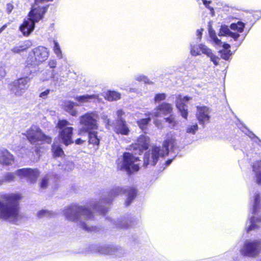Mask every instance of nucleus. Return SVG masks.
<instances>
[{"instance_id":"f257e3e1","label":"nucleus","mask_w":261,"mask_h":261,"mask_svg":"<svg viewBox=\"0 0 261 261\" xmlns=\"http://www.w3.org/2000/svg\"><path fill=\"white\" fill-rule=\"evenodd\" d=\"M0 219L9 222L16 220L19 213V201L21 195L17 193L5 194L1 196Z\"/></svg>"},{"instance_id":"f03ea898","label":"nucleus","mask_w":261,"mask_h":261,"mask_svg":"<svg viewBox=\"0 0 261 261\" xmlns=\"http://www.w3.org/2000/svg\"><path fill=\"white\" fill-rule=\"evenodd\" d=\"M64 215L66 219L76 222L84 230L88 231L94 230L95 228L87 224V222L93 218L92 212L85 206L72 204L64 210Z\"/></svg>"},{"instance_id":"7ed1b4c3","label":"nucleus","mask_w":261,"mask_h":261,"mask_svg":"<svg viewBox=\"0 0 261 261\" xmlns=\"http://www.w3.org/2000/svg\"><path fill=\"white\" fill-rule=\"evenodd\" d=\"M124 193H127L125 203L126 206H128L136 196V190L134 188L124 189L121 187H117L112 189L110 192L105 193L102 195L100 201L93 205V210L97 212L99 214H105L107 211L108 207L104 204H110L115 197Z\"/></svg>"},{"instance_id":"20e7f679","label":"nucleus","mask_w":261,"mask_h":261,"mask_svg":"<svg viewBox=\"0 0 261 261\" xmlns=\"http://www.w3.org/2000/svg\"><path fill=\"white\" fill-rule=\"evenodd\" d=\"M177 147L176 140L171 134H168L167 139L164 141L162 149L159 147L154 146L152 148L151 152H146L144 156V165L147 166L150 164L155 165L161 156L167 155L169 149L174 151V148Z\"/></svg>"},{"instance_id":"39448f33","label":"nucleus","mask_w":261,"mask_h":261,"mask_svg":"<svg viewBox=\"0 0 261 261\" xmlns=\"http://www.w3.org/2000/svg\"><path fill=\"white\" fill-rule=\"evenodd\" d=\"M46 8L45 7L35 8L33 7L29 14V18L24 19L22 24L19 27V30L24 36H29L34 31L35 23L41 19L45 13Z\"/></svg>"},{"instance_id":"423d86ee","label":"nucleus","mask_w":261,"mask_h":261,"mask_svg":"<svg viewBox=\"0 0 261 261\" xmlns=\"http://www.w3.org/2000/svg\"><path fill=\"white\" fill-rule=\"evenodd\" d=\"M139 159L129 152H124L119 158L117 162V168L119 170L125 171L128 174L139 170Z\"/></svg>"},{"instance_id":"0eeeda50","label":"nucleus","mask_w":261,"mask_h":261,"mask_svg":"<svg viewBox=\"0 0 261 261\" xmlns=\"http://www.w3.org/2000/svg\"><path fill=\"white\" fill-rule=\"evenodd\" d=\"M98 115L96 112H90L81 116L79 121L82 127L79 129V135L87 132L98 129Z\"/></svg>"},{"instance_id":"6e6552de","label":"nucleus","mask_w":261,"mask_h":261,"mask_svg":"<svg viewBox=\"0 0 261 261\" xmlns=\"http://www.w3.org/2000/svg\"><path fill=\"white\" fill-rule=\"evenodd\" d=\"M49 56L48 48L43 46L35 47L29 53L27 63L32 66H38L45 61Z\"/></svg>"},{"instance_id":"1a4fd4ad","label":"nucleus","mask_w":261,"mask_h":261,"mask_svg":"<svg viewBox=\"0 0 261 261\" xmlns=\"http://www.w3.org/2000/svg\"><path fill=\"white\" fill-rule=\"evenodd\" d=\"M245 24L240 21L237 23H232L229 28L226 25H221L219 33V36H229L234 41H237L240 36V33L244 31Z\"/></svg>"},{"instance_id":"9d476101","label":"nucleus","mask_w":261,"mask_h":261,"mask_svg":"<svg viewBox=\"0 0 261 261\" xmlns=\"http://www.w3.org/2000/svg\"><path fill=\"white\" fill-rule=\"evenodd\" d=\"M24 135L31 144L33 145L38 144L39 142L49 144L51 142V138L45 135L37 126H32Z\"/></svg>"},{"instance_id":"9b49d317","label":"nucleus","mask_w":261,"mask_h":261,"mask_svg":"<svg viewBox=\"0 0 261 261\" xmlns=\"http://www.w3.org/2000/svg\"><path fill=\"white\" fill-rule=\"evenodd\" d=\"M69 124V122L66 120H60L57 124L58 127L60 129L59 138L62 142L66 146L73 143L72 138L73 128L67 126Z\"/></svg>"},{"instance_id":"f8f14e48","label":"nucleus","mask_w":261,"mask_h":261,"mask_svg":"<svg viewBox=\"0 0 261 261\" xmlns=\"http://www.w3.org/2000/svg\"><path fill=\"white\" fill-rule=\"evenodd\" d=\"M261 249V241L259 240H246L240 249L241 254L245 256L254 257Z\"/></svg>"},{"instance_id":"ddd939ff","label":"nucleus","mask_w":261,"mask_h":261,"mask_svg":"<svg viewBox=\"0 0 261 261\" xmlns=\"http://www.w3.org/2000/svg\"><path fill=\"white\" fill-rule=\"evenodd\" d=\"M30 78L28 76L14 81L9 87L12 92L16 96H21L28 88Z\"/></svg>"},{"instance_id":"4468645a","label":"nucleus","mask_w":261,"mask_h":261,"mask_svg":"<svg viewBox=\"0 0 261 261\" xmlns=\"http://www.w3.org/2000/svg\"><path fill=\"white\" fill-rule=\"evenodd\" d=\"M16 174L20 178H25L31 183L36 181L40 175V172L37 169L22 168L16 171Z\"/></svg>"},{"instance_id":"2eb2a0df","label":"nucleus","mask_w":261,"mask_h":261,"mask_svg":"<svg viewBox=\"0 0 261 261\" xmlns=\"http://www.w3.org/2000/svg\"><path fill=\"white\" fill-rule=\"evenodd\" d=\"M191 98L188 96H182L179 95L176 99V106L178 111L180 113L181 116L187 119L188 112V106L184 103L185 102L189 101Z\"/></svg>"},{"instance_id":"dca6fc26","label":"nucleus","mask_w":261,"mask_h":261,"mask_svg":"<svg viewBox=\"0 0 261 261\" xmlns=\"http://www.w3.org/2000/svg\"><path fill=\"white\" fill-rule=\"evenodd\" d=\"M209 113V110L207 107H197V118L200 124L202 125L203 127L205 124L209 122L210 118Z\"/></svg>"},{"instance_id":"f3484780","label":"nucleus","mask_w":261,"mask_h":261,"mask_svg":"<svg viewBox=\"0 0 261 261\" xmlns=\"http://www.w3.org/2000/svg\"><path fill=\"white\" fill-rule=\"evenodd\" d=\"M113 127L114 132L117 134L126 136L129 134V129L125 120H116Z\"/></svg>"},{"instance_id":"a211bd4d","label":"nucleus","mask_w":261,"mask_h":261,"mask_svg":"<svg viewBox=\"0 0 261 261\" xmlns=\"http://www.w3.org/2000/svg\"><path fill=\"white\" fill-rule=\"evenodd\" d=\"M98 251L100 253L102 254L120 257L123 250L120 248L113 246H103L99 247Z\"/></svg>"},{"instance_id":"6ab92c4d","label":"nucleus","mask_w":261,"mask_h":261,"mask_svg":"<svg viewBox=\"0 0 261 261\" xmlns=\"http://www.w3.org/2000/svg\"><path fill=\"white\" fill-rule=\"evenodd\" d=\"M14 162L13 155L7 149L0 148V163L3 165H12Z\"/></svg>"},{"instance_id":"aec40b11","label":"nucleus","mask_w":261,"mask_h":261,"mask_svg":"<svg viewBox=\"0 0 261 261\" xmlns=\"http://www.w3.org/2000/svg\"><path fill=\"white\" fill-rule=\"evenodd\" d=\"M172 111V108L170 104L167 103H163L160 105L155 111L150 113L149 116L151 117H160L161 114H169Z\"/></svg>"},{"instance_id":"412c9836","label":"nucleus","mask_w":261,"mask_h":261,"mask_svg":"<svg viewBox=\"0 0 261 261\" xmlns=\"http://www.w3.org/2000/svg\"><path fill=\"white\" fill-rule=\"evenodd\" d=\"M261 226V216H252L246 222V229L247 232L254 230Z\"/></svg>"},{"instance_id":"4be33fe9","label":"nucleus","mask_w":261,"mask_h":261,"mask_svg":"<svg viewBox=\"0 0 261 261\" xmlns=\"http://www.w3.org/2000/svg\"><path fill=\"white\" fill-rule=\"evenodd\" d=\"M250 204L252 206V214L257 215L260 208V197L258 193L255 192L250 197Z\"/></svg>"},{"instance_id":"5701e85b","label":"nucleus","mask_w":261,"mask_h":261,"mask_svg":"<svg viewBox=\"0 0 261 261\" xmlns=\"http://www.w3.org/2000/svg\"><path fill=\"white\" fill-rule=\"evenodd\" d=\"M149 143V138L145 135H141L137 140L136 145L138 146L140 151H143L148 148Z\"/></svg>"},{"instance_id":"b1692460","label":"nucleus","mask_w":261,"mask_h":261,"mask_svg":"<svg viewBox=\"0 0 261 261\" xmlns=\"http://www.w3.org/2000/svg\"><path fill=\"white\" fill-rule=\"evenodd\" d=\"M110 222L111 224L113 225V228H128L130 226L133 225V222L130 220H111Z\"/></svg>"},{"instance_id":"393cba45","label":"nucleus","mask_w":261,"mask_h":261,"mask_svg":"<svg viewBox=\"0 0 261 261\" xmlns=\"http://www.w3.org/2000/svg\"><path fill=\"white\" fill-rule=\"evenodd\" d=\"M252 170L255 175L256 182L261 185V160L255 161L252 165Z\"/></svg>"},{"instance_id":"a878e982","label":"nucleus","mask_w":261,"mask_h":261,"mask_svg":"<svg viewBox=\"0 0 261 261\" xmlns=\"http://www.w3.org/2000/svg\"><path fill=\"white\" fill-rule=\"evenodd\" d=\"M79 106L77 103L71 101H66L64 102V109L66 112L73 116H76L78 111L75 106Z\"/></svg>"},{"instance_id":"bb28decb","label":"nucleus","mask_w":261,"mask_h":261,"mask_svg":"<svg viewBox=\"0 0 261 261\" xmlns=\"http://www.w3.org/2000/svg\"><path fill=\"white\" fill-rule=\"evenodd\" d=\"M32 46V42L29 40H26L20 42L18 45L14 46L11 49V51L15 54H19L21 51L25 50Z\"/></svg>"},{"instance_id":"cd10ccee","label":"nucleus","mask_w":261,"mask_h":261,"mask_svg":"<svg viewBox=\"0 0 261 261\" xmlns=\"http://www.w3.org/2000/svg\"><path fill=\"white\" fill-rule=\"evenodd\" d=\"M202 50V54L206 55L210 58L211 61L214 63L215 66L219 64L220 58L215 55L212 51V50L208 47H205L203 46H201Z\"/></svg>"},{"instance_id":"c85d7f7f","label":"nucleus","mask_w":261,"mask_h":261,"mask_svg":"<svg viewBox=\"0 0 261 261\" xmlns=\"http://www.w3.org/2000/svg\"><path fill=\"white\" fill-rule=\"evenodd\" d=\"M98 97V96L95 94H86L84 95L77 96L74 98L76 101L80 103H85L91 102L93 100L97 99Z\"/></svg>"},{"instance_id":"c756f323","label":"nucleus","mask_w":261,"mask_h":261,"mask_svg":"<svg viewBox=\"0 0 261 261\" xmlns=\"http://www.w3.org/2000/svg\"><path fill=\"white\" fill-rule=\"evenodd\" d=\"M198 128L196 123L187 125L185 127V139L188 138L189 135H195Z\"/></svg>"},{"instance_id":"7c9ffc66","label":"nucleus","mask_w":261,"mask_h":261,"mask_svg":"<svg viewBox=\"0 0 261 261\" xmlns=\"http://www.w3.org/2000/svg\"><path fill=\"white\" fill-rule=\"evenodd\" d=\"M86 133L88 134L89 143L98 145L99 143V139L97 137V132L94 130L87 132Z\"/></svg>"},{"instance_id":"2f4dec72","label":"nucleus","mask_w":261,"mask_h":261,"mask_svg":"<svg viewBox=\"0 0 261 261\" xmlns=\"http://www.w3.org/2000/svg\"><path fill=\"white\" fill-rule=\"evenodd\" d=\"M106 98L109 101H115L120 99L121 94L120 93L115 91H108L106 94Z\"/></svg>"},{"instance_id":"473e14b6","label":"nucleus","mask_w":261,"mask_h":261,"mask_svg":"<svg viewBox=\"0 0 261 261\" xmlns=\"http://www.w3.org/2000/svg\"><path fill=\"white\" fill-rule=\"evenodd\" d=\"M51 150L53 156L55 157L62 156L64 154L61 145L58 144L53 143L51 146Z\"/></svg>"},{"instance_id":"72a5a7b5","label":"nucleus","mask_w":261,"mask_h":261,"mask_svg":"<svg viewBox=\"0 0 261 261\" xmlns=\"http://www.w3.org/2000/svg\"><path fill=\"white\" fill-rule=\"evenodd\" d=\"M54 46L53 47V50L54 54L56 55V57L59 59H61L63 58V53L61 50V47L60 46L59 43L58 42L57 40H53Z\"/></svg>"},{"instance_id":"f704fd0d","label":"nucleus","mask_w":261,"mask_h":261,"mask_svg":"<svg viewBox=\"0 0 261 261\" xmlns=\"http://www.w3.org/2000/svg\"><path fill=\"white\" fill-rule=\"evenodd\" d=\"M203 46L205 47H207L204 44H200L198 45L191 44L190 52L192 56H197L200 55V51L202 53L201 46Z\"/></svg>"},{"instance_id":"c9c22d12","label":"nucleus","mask_w":261,"mask_h":261,"mask_svg":"<svg viewBox=\"0 0 261 261\" xmlns=\"http://www.w3.org/2000/svg\"><path fill=\"white\" fill-rule=\"evenodd\" d=\"M208 33L211 41L215 45L221 46L222 44V41L218 38L215 31L212 28L209 29Z\"/></svg>"},{"instance_id":"e433bc0d","label":"nucleus","mask_w":261,"mask_h":261,"mask_svg":"<svg viewBox=\"0 0 261 261\" xmlns=\"http://www.w3.org/2000/svg\"><path fill=\"white\" fill-rule=\"evenodd\" d=\"M151 121V118L148 117L147 118H143L137 121V124L139 127L143 130L144 131L147 127L148 123Z\"/></svg>"},{"instance_id":"4c0bfd02","label":"nucleus","mask_w":261,"mask_h":261,"mask_svg":"<svg viewBox=\"0 0 261 261\" xmlns=\"http://www.w3.org/2000/svg\"><path fill=\"white\" fill-rule=\"evenodd\" d=\"M17 175L16 172L15 173L10 172L5 175L4 178L0 180V186L3 184L4 182H11L14 180L15 175Z\"/></svg>"},{"instance_id":"58836bf2","label":"nucleus","mask_w":261,"mask_h":261,"mask_svg":"<svg viewBox=\"0 0 261 261\" xmlns=\"http://www.w3.org/2000/svg\"><path fill=\"white\" fill-rule=\"evenodd\" d=\"M53 71H50L48 70L44 71L41 75L40 77V79L41 81H45L49 79L50 77H53L54 81H55V77L53 76Z\"/></svg>"},{"instance_id":"ea45409f","label":"nucleus","mask_w":261,"mask_h":261,"mask_svg":"<svg viewBox=\"0 0 261 261\" xmlns=\"http://www.w3.org/2000/svg\"><path fill=\"white\" fill-rule=\"evenodd\" d=\"M222 59L225 60H228L232 55L230 50L222 49L219 51Z\"/></svg>"},{"instance_id":"a19ab883","label":"nucleus","mask_w":261,"mask_h":261,"mask_svg":"<svg viewBox=\"0 0 261 261\" xmlns=\"http://www.w3.org/2000/svg\"><path fill=\"white\" fill-rule=\"evenodd\" d=\"M245 134L248 136L254 142L257 143L258 145L261 146V140H260L258 138L255 136L253 133L248 130H247V132H245Z\"/></svg>"},{"instance_id":"79ce46f5","label":"nucleus","mask_w":261,"mask_h":261,"mask_svg":"<svg viewBox=\"0 0 261 261\" xmlns=\"http://www.w3.org/2000/svg\"><path fill=\"white\" fill-rule=\"evenodd\" d=\"M53 215V212L44 210H41L37 213V216L39 218H41L44 216L51 217Z\"/></svg>"},{"instance_id":"37998d69","label":"nucleus","mask_w":261,"mask_h":261,"mask_svg":"<svg viewBox=\"0 0 261 261\" xmlns=\"http://www.w3.org/2000/svg\"><path fill=\"white\" fill-rule=\"evenodd\" d=\"M48 176L45 175L44 176L40 183V187L41 189H45L48 186Z\"/></svg>"},{"instance_id":"c03bdc74","label":"nucleus","mask_w":261,"mask_h":261,"mask_svg":"<svg viewBox=\"0 0 261 261\" xmlns=\"http://www.w3.org/2000/svg\"><path fill=\"white\" fill-rule=\"evenodd\" d=\"M135 80L139 82H144V83H148L149 79L147 77V76L139 74L137 75L135 77Z\"/></svg>"},{"instance_id":"a18cd8bd","label":"nucleus","mask_w":261,"mask_h":261,"mask_svg":"<svg viewBox=\"0 0 261 261\" xmlns=\"http://www.w3.org/2000/svg\"><path fill=\"white\" fill-rule=\"evenodd\" d=\"M166 98V94L164 93H159L156 94L154 97V100L155 102H159L161 100H163Z\"/></svg>"},{"instance_id":"49530a36","label":"nucleus","mask_w":261,"mask_h":261,"mask_svg":"<svg viewBox=\"0 0 261 261\" xmlns=\"http://www.w3.org/2000/svg\"><path fill=\"white\" fill-rule=\"evenodd\" d=\"M64 166V169L68 171L72 170L74 168V164L72 162H67Z\"/></svg>"},{"instance_id":"de8ad7c7","label":"nucleus","mask_w":261,"mask_h":261,"mask_svg":"<svg viewBox=\"0 0 261 261\" xmlns=\"http://www.w3.org/2000/svg\"><path fill=\"white\" fill-rule=\"evenodd\" d=\"M50 91V89H46L44 91H43L41 92L39 94V97L42 99H46L47 98L48 94H49Z\"/></svg>"},{"instance_id":"09e8293b","label":"nucleus","mask_w":261,"mask_h":261,"mask_svg":"<svg viewBox=\"0 0 261 261\" xmlns=\"http://www.w3.org/2000/svg\"><path fill=\"white\" fill-rule=\"evenodd\" d=\"M57 62L55 59L49 60L48 62V65L50 68H55L57 66Z\"/></svg>"},{"instance_id":"8fccbe9b","label":"nucleus","mask_w":261,"mask_h":261,"mask_svg":"<svg viewBox=\"0 0 261 261\" xmlns=\"http://www.w3.org/2000/svg\"><path fill=\"white\" fill-rule=\"evenodd\" d=\"M124 112L121 110H119L117 111V118L116 120H124L122 118V116L124 115Z\"/></svg>"},{"instance_id":"3c124183","label":"nucleus","mask_w":261,"mask_h":261,"mask_svg":"<svg viewBox=\"0 0 261 261\" xmlns=\"http://www.w3.org/2000/svg\"><path fill=\"white\" fill-rule=\"evenodd\" d=\"M166 122H168L169 124H171L172 127H174L175 125V122L174 121V119L172 117H168L165 118Z\"/></svg>"},{"instance_id":"603ef678","label":"nucleus","mask_w":261,"mask_h":261,"mask_svg":"<svg viewBox=\"0 0 261 261\" xmlns=\"http://www.w3.org/2000/svg\"><path fill=\"white\" fill-rule=\"evenodd\" d=\"M203 5L205 6L206 8L210 9L211 11H214L213 9L210 7V4L211 2L207 0H202Z\"/></svg>"},{"instance_id":"864d4df0","label":"nucleus","mask_w":261,"mask_h":261,"mask_svg":"<svg viewBox=\"0 0 261 261\" xmlns=\"http://www.w3.org/2000/svg\"><path fill=\"white\" fill-rule=\"evenodd\" d=\"M13 9V6L12 4L9 3L7 5L6 10L8 13H11Z\"/></svg>"},{"instance_id":"5fc2aeb1","label":"nucleus","mask_w":261,"mask_h":261,"mask_svg":"<svg viewBox=\"0 0 261 261\" xmlns=\"http://www.w3.org/2000/svg\"><path fill=\"white\" fill-rule=\"evenodd\" d=\"M6 75L5 70L3 67H0V79L4 77Z\"/></svg>"},{"instance_id":"6e6d98bb","label":"nucleus","mask_w":261,"mask_h":261,"mask_svg":"<svg viewBox=\"0 0 261 261\" xmlns=\"http://www.w3.org/2000/svg\"><path fill=\"white\" fill-rule=\"evenodd\" d=\"M222 46L223 47V49H227V50H229V48L230 47V45L228 44V43H223L222 44Z\"/></svg>"},{"instance_id":"4d7b16f0","label":"nucleus","mask_w":261,"mask_h":261,"mask_svg":"<svg viewBox=\"0 0 261 261\" xmlns=\"http://www.w3.org/2000/svg\"><path fill=\"white\" fill-rule=\"evenodd\" d=\"M203 30L202 29L197 30V35L199 38H200L202 36V32L203 31Z\"/></svg>"},{"instance_id":"13d9d810","label":"nucleus","mask_w":261,"mask_h":261,"mask_svg":"<svg viewBox=\"0 0 261 261\" xmlns=\"http://www.w3.org/2000/svg\"><path fill=\"white\" fill-rule=\"evenodd\" d=\"M85 141V140H83L79 138L75 140V143L78 145L82 144Z\"/></svg>"},{"instance_id":"bf43d9fd","label":"nucleus","mask_w":261,"mask_h":261,"mask_svg":"<svg viewBox=\"0 0 261 261\" xmlns=\"http://www.w3.org/2000/svg\"><path fill=\"white\" fill-rule=\"evenodd\" d=\"M7 25L6 24L1 27V28L0 29V34L7 28Z\"/></svg>"},{"instance_id":"052dcab7","label":"nucleus","mask_w":261,"mask_h":261,"mask_svg":"<svg viewBox=\"0 0 261 261\" xmlns=\"http://www.w3.org/2000/svg\"><path fill=\"white\" fill-rule=\"evenodd\" d=\"M36 3H42L44 2H51L53 0H35Z\"/></svg>"},{"instance_id":"680f3d73","label":"nucleus","mask_w":261,"mask_h":261,"mask_svg":"<svg viewBox=\"0 0 261 261\" xmlns=\"http://www.w3.org/2000/svg\"><path fill=\"white\" fill-rule=\"evenodd\" d=\"M173 159H169L166 162V165L169 166L172 162Z\"/></svg>"},{"instance_id":"e2e57ef3","label":"nucleus","mask_w":261,"mask_h":261,"mask_svg":"<svg viewBox=\"0 0 261 261\" xmlns=\"http://www.w3.org/2000/svg\"><path fill=\"white\" fill-rule=\"evenodd\" d=\"M110 122V120L108 119L107 120V125H109Z\"/></svg>"},{"instance_id":"0e129e2a","label":"nucleus","mask_w":261,"mask_h":261,"mask_svg":"<svg viewBox=\"0 0 261 261\" xmlns=\"http://www.w3.org/2000/svg\"><path fill=\"white\" fill-rule=\"evenodd\" d=\"M243 41V40H242L240 42V43L238 45V46H239L242 44V43Z\"/></svg>"},{"instance_id":"69168bd1","label":"nucleus","mask_w":261,"mask_h":261,"mask_svg":"<svg viewBox=\"0 0 261 261\" xmlns=\"http://www.w3.org/2000/svg\"><path fill=\"white\" fill-rule=\"evenodd\" d=\"M247 156H248V157H251V156H252V155H249V154H247ZM252 157H253V155H252Z\"/></svg>"}]
</instances>
